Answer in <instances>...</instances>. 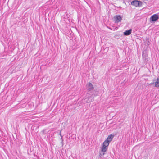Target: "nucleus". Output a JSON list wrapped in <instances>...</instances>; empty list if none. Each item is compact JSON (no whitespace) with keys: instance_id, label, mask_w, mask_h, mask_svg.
I'll return each mask as SVG.
<instances>
[{"instance_id":"1","label":"nucleus","mask_w":159,"mask_h":159,"mask_svg":"<svg viewBox=\"0 0 159 159\" xmlns=\"http://www.w3.org/2000/svg\"><path fill=\"white\" fill-rule=\"evenodd\" d=\"M159 19V16L157 14H155L152 15L150 18L151 22H155Z\"/></svg>"},{"instance_id":"2","label":"nucleus","mask_w":159,"mask_h":159,"mask_svg":"<svg viewBox=\"0 0 159 159\" xmlns=\"http://www.w3.org/2000/svg\"><path fill=\"white\" fill-rule=\"evenodd\" d=\"M122 19V16H121L120 15H116L114 17V20L116 23H118L121 22Z\"/></svg>"},{"instance_id":"3","label":"nucleus","mask_w":159,"mask_h":159,"mask_svg":"<svg viewBox=\"0 0 159 159\" xmlns=\"http://www.w3.org/2000/svg\"><path fill=\"white\" fill-rule=\"evenodd\" d=\"M86 89L87 90L90 91L93 89L94 87L92 84L90 83H88L86 85Z\"/></svg>"},{"instance_id":"4","label":"nucleus","mask_w":159,"mask_h":159,"mask_svg":"<svg viewBox=\"0 0 159 159\" xmlns=\"http://www.w3.org/2000/svg\"><path fill=\"white\" fill-rule=\"evenodd\" d=\"M114 135L112 134H110L108 136L106 140H107V141H108V142H110L112 141L113 138H114Z\"/></svg>"},{"instance_id":"5","label":"nucleus","mask_w":159,"mask_h":159,"mask_svg":"<svg viewBox=\"0 0 159 159\" xmlns=\"http://www.w3.org/2000/svg\"><path fill=\"white\" fill-rule=\"evenodd\" d=\"M131 31L132 30L131 29L127 30L123 33V34L125 36L129 35L131 34Z\"/></svg>"},{"instance_id":"6","label":"nucleus","mask_w":159,"mask_h":159,"mask_svg":"<svg viewBox=\"0 0 159 159\" xmlns=\"http://www.w3.org/2000/svg\"><path fill=\"white\" fill-rule=\"evenodd\" d=\"M138 0H133L131 2V5L134 6L136 7H138Z\"/></svg>"},{"instance_id":"7","label":"nucleus","mask_w":159,"mask_h":159,"mask_svg":"<svg viewBox=\"0 0 159 159\" xmlns=\"http://www.w3.org/2000/svg\"><path fill=\"white\" fill-rule=\"evenodd\" d=\"M107 149L108 147L105 145H102L101 148V150L102 152H106L107 151Z\"/></svg>"},{"instance_id":"8","label":"nucleus","mask_w":159,"mask_h":159,"mask_svg":"<svg viewBox=\"0 0 159 159\" xmlns=\"http://www.w3.org/2000/svg\"><path fill=\"white\" fill-rule=\"evenodd\" d=\"M155 86L157 88L159 87V76H158L155 82Z\"/></svg>"},{"instance_id":"9","label":"nucleus","mask_w":159,"mask_h":159,"mask_svg":"<svg viewBox=\"0 0 159 159\" xmlns=\"http://www.w3.org/2000/svg\"><path fill=\"white\" fill-rule=\"evenodd\" d=\"M110 143V142H109L108 141H107V140H105L104 142L103 143V145H105L108 147Z\"/></svg>"},{"instance_id":"10","label":"nucleus","mask_w":159,"mask_h":159,"mask_svg":"<svg viewBox=\"0 0 159 159\" xmlns=\"http://www.w3.org/2000/svg\"><path fill=\"white\" fill-rule=\"evenodd\" d=\"M142 5V2L140 1H138V5L139 7H140Z\"/></svg>"},{"instance_id":"11","label":"nucleus","mask_w":159,"mask_h":159,"mask_svg":"<svg viewBox=\"0 0 159 159\" xmlns=\"http://www.w3.org/2000/svg\"><path fill=\"white\" fill-rule=\"evenodd\" d=\"M105 152H102L101 151V152L99 153V155L101 156L104 155V154H105Z\"/></svg>"},{"instance_id":"12","label":"nucleus","mask_w":159,"mask_h":159,"mask_svg":"<svg viewBox=\"0 0 159 159\" xmlns=\"http://www.w3.org/2000/svg\"><path fill=\"white\" fill-rule=\"evenodd\" d=\"M89 98L88 99V102H93L94 100V99L93 98L91 99L89 101Z\"/></svg>"},{"instance_id":"13","label":"nucleus","mask_w":159,"mask_h":159,"mask_svg":"<svg viewBox=\"0 0 159 159\" xmlns=\"http://www.w3.org/2000/svg\"><path fill=\"white\" fill-rule=\"evenodd\" d=\"M153 80V82H152L150 84V85H152V84H155V82H154V80Z\"/></svg>"},{"instance_id":"14","label":"nucleus","mask_w":159,"mask_h":159,"mask_svg":"<svg viewBox=\"0 0 159 159\" xmlns=\"http://www.w3.org/2000/svg\"><path fill=\"white\" fill-rule=\"evenodd\" d=\"M87 96H88V97H90V95H89V94H87Z\"/></svg>"},{"instance_id":"15","label":"nucleus","mask_w":159,"mask_h":159,"mask_svg":"<svg viewBox=\"0 0 159 159\" xmlns=\"http://www.w3.org/2000/svg\"><path fill=\"white\" fill-rule=\"evenodd\" d=\"M150 43L149 42V41H148V42L147 43L148 45H149V44H150Z\"/></svg>"},{"instance_id":"16","label":"nucleus","mask_w":159,"mask_h":159,"mask_svg":"<svg viewBox=\"0 0 159 159\" xmlns=\"http://www.w3.org/2000/svg\"><path fill=\"white\" fill-rule=\"evenodd\" d=\"M61 139H62V141H63V139H62V137H61Z\"/></svg>"}]
</instances>
